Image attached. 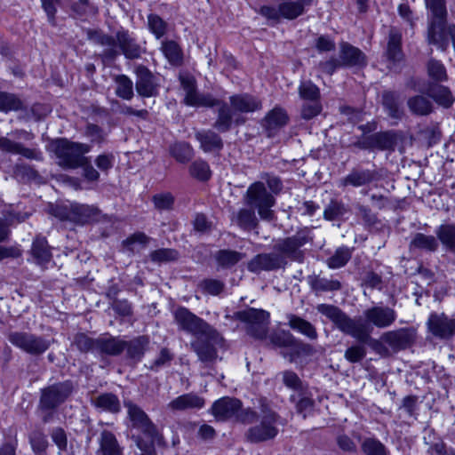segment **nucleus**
<instances>
[{
	"label": "nucleus",
	"mask_w": 455,
	"mask_h": 455,
	"mask_svg": "<svg viewBox=\"0 0 455 455\" xmlns=\"http://www.w3.org/2000/svg\"><path fill=\"white\" fill-rule=\"evenodd\" d=\"M365 324H371L379 329L391 326L396 320L395 311L387 306H374L363 311Z\"/></svg>",
	"instance_id": "nucleus-16"
},
{
	"label": "nucleus",
	"mask_w": 455,
	"mask_h": 455,
	"mask_svg": "<svg viewBox=\"0 0 455 455\" xmlns=\"http://www.w3.org/2000/svg\"><path fill=\"white\" fill-rule=\"evenodd\" d=\"M92 403L96 408L111 413H117L121 409L118 397L111 393H105L98 395L92 400Z\"/></svg>",
	"instance_id": "nucleus-36"
},
{
	"label": "nucleus",
	"mask_w": 455,
	"mask_h": 455,
	"mask_svg": "<svg viewBox=\"0 0 455 455\" xmlns=\"http://www.w3.org/2000/svg\"><path fill=\"white\" fill-rule=\"evenodd\" d=\"M350 258V250L347 247H340L327 259V265L330 268H339L345 266Z\"/></svg>",
	"instance_id": "nucleus-49"
},
{
	"label": "nucleus",
	"mask_w": 455,
	"mask_h": 455,
	"mask_svg": "<svg viewBox=\"0 0 455 455\" xmlns=\"http://www.w3.org/2000/svg\"><path fill=\"white\" fill-rule=\"evenodd\" d=\"M42 6L46 12L49 21L51 23H54L55 21V14H56V7L55 5H59L62 8H66L69 5L70 0H41Z\"/></svg>",
	"instance_id": "nucleus-55"
},
{
	"label": "nucleus",
	"mask_w": 455,
	"mask_h": 455,
	"mask_svg": "<svg viewBox=\"0 0 455 455\" xmlns=\"http://www.w3.org/2000/svg\"><path fill=\"white\" fill-rule=\"evenodd\" d=\"M213 332L216 334L214 339L212 335L199 334L190 343L192 350L204 363H213L217 360V347L221 346L223 342L222 337L215 329H213Z\"/></svg>",
	"instance_id": "nucleus-13"
},
{
	"label": "nucleus",
	"mask_w": 455,
	"mask_h": 455,
	"mask_svg": "<svg viewBox=\"0 0 455 455\" xmlns=\"http://www.w3.org/2000/svg\"><path fill=\"white\" fill-rule=\"evenodd\" d=\"M180 253L175 249L161 248L150 252L149 259L152 262L161 264L178 260Z\"/></svg>",
	"instance_id": "nucleus-42"
},
{
	"label": "nucleus",
	"mask_w": 455,
	"mask_h": 455,
	"mask_svg": "<svg viewBox=\"0 0 455 455\" xmlns=\"http://www.w3.org/2000/svg\"><path fill=\"white\" fill-rule=\"evenodd\" d=\"M308 283L311 289L318 292L335 291L341 289V283L339 280L327 279L320 275H311L308 277Z\"/></svg>",
	"instance_id": "nucleus-34"
},
{
	"label": "nucleus",
	"mask_w": 455,
	"mask_h": 455,
	"mask_svg": "<svg viewBox=\"0 0 455 455\" xmlns=\"http://www.w3.org/2000/svg\"><path fill=\"white\" fill-rule=\"evenodd\" d=\"M212 414L217 420L225 421L235 418L243 424H251L256 418V411L251 408L242 409V403L228 396L215 401L211 408Z\"/></svg>",
	"instance_id": "nucleus-5"
},
{
	"label": "nucleus",
	"mask_w": 455,
	"mask_h": 455,
	"mask_svg": "<svg viewBox=\"0 0 455 455\" xmlns=\"http://www.w3.org/2000/svg\"><path fill=\"white\" fill-rule=\"evenodd\" d=\"M49 148L54 153L57 164L64 169H76L86 164L85 154L91 150L87 144L72 142L67 139L52 140Z\"/></svg>",
	"instance_id": "nucleus-3"
},
{
	"label": "nucleus",
	"mask_w": 455,
	"mask_h": 455,
	"mask_svg": "<svg viewBox=\"0 0 455 455\" xmlns=\"http://www.w3.org/2000/svg\"><path fill=\"white\" fill-rule=\"evenodd\" d=\"M99 444V455H123V449L119 445L116 435L108 430L101 431Z\"/></svg>",
	"instance_id": "nucleus-27"
},
{
	"label": "nucleus",
	"mask_w": 455,
	"mask_h": 455,
	"mask_svg": "<svg viewBox=\"0 0 455 455\" xmlns=\"http://www.w3.org/2000/svg\"><path fill=\"white\" fill-rule=\"evenodd\" d=\"M381 340L387 344L394 351L403 350L410 347L416 339L414 328H400L384 332Z\"/></svg>",
	"instance_id": "nucleus-17"
},
{
	"label": "nucleus",
	"mask_w": 455,
	"mask_h": 455,
	"mask_svg": "<svg viewBox=\"0 0 455 455\" xmlns=\"http://www.w3.org/2000/svg\"><path fill=\"white\" fill-rule=\"evenodd\" d=\"M148 25L150 31L157 39L161 38L166 33V23L158 15H148Z\"/></svg>",
	"instance_id": "nucleus-56"
},
{
	"label": "nucleus",
	"mask_w": 455,
	"mask_h": 455,
	"mask_svg": "<svg viewBox=\"0 0 455 455\" xmlns=\"http://www.w3.org/2000/svg\"><path fill=\"white\" fill-rule=\"evenodd\" d=\"M20 110H23V103L16 95L0 92V111Z\"/></svg>",
	"instance_id": "nucleus-48"
},
{
	"label": "nucleus",
	"mask_w": 455,
	"mask_h": 455,
	"mask_svg": "<svg viewBox=\"0 0 455 455\" xmlns=\"http://www.w3.org/2000/svg\"><path fill=\"white\" fill-rule=\"evenodd\" d=\"M116 41L126 58L135 59L140 56V46L126 31H119L116 34Z\"/></svg>",
	"instance_id": "nucleus-32"
},
{
	"label": "nucleus",
	"mask_w": 455,
	"mask_h": 455,
	"mask_svg": "<svg viewBox=\"0 0 455 455\" xmlns=\"http://www.w3.org/2000/svg\"><path fill=\"white\" fill-rule=\"evenodd\" d=\"M310 240L309 229L304 228L292 236L279 240L274 248L284 259L289 258L291 260L301 262L303 260V251L300 248Z\"/></svg>",
	"instance_id": "nucleus-11"
},
{
	"label": "nucleus",
	"mask_w": 455,
	"mask_h": 455,
	"mask_svg": "<svg viewBox=\"0 0 455 455\" xmlns=\"http://www.w3.org/2000/svg\"><path fill=\"white\" fill-rule=\"evenodd\" d=\"M149 241L150 237H148L146 234L142 232H137L129 236L128 238H126L123 242V244L128 251L134 252L136 250V243L141 244L142 246H146Z\"/></svg>",
	"instance_id": "nucleus-62"
},
{
	"label": "nucleus",
	"mask_w": 455,
	"mask_h": 455,
	"mask_svg": "<svg viewBox=\"0 0 455 455\" xmlns=\"http://www.w3.org/2000/svg\"><path fill=\"white\" fill-rule=\"evenodd\" d=\"M136 90L143 97H154L157 94L159 83L148 68L144 66H138L135 68Z\"/></svg>",
	"instance_id": "nucleus-21"
},
{
	"label": "nucleus",
	"mask_w": 455,
	"mask_h": 455,
	"mask_svg": "<svg viewBox=\"0 0 455 455\" xmlns=\"http://www.w3.org/2000/svg\"><path fill=\"white\" fill-rule=\"evenodd\" d=\"M170 155L179 163L186 164L194 156V149L186 141H176L169 146Z\"/></svg>",
	"instance_id": "nucleus-35"
},
{
	"label": "nucleus",
	"mask_w": 455,
	"mask_h": 455,
	"mask_svg": "<svg viewBox=\"0 0 455 455\" xmlns=\"http://www.w3.org/2000/svg\"><path fill=\"white\" fill-rule=\"evenodd\" d=\"M435 234L443 246L455 251V223L441 225Z\"/></svg>",
	"instance_id": "nucleus-38"
},
{
	"label": "nucleus",
	"mask_w": 455,
	"mask_h": 455,
	"mask_svg": "<svg viewBox=\"0 0 455 455\" xmlns=\"http://www.w3.org/2000/svg\"><path fill=\"white\" fill-rule=\"evenodd\" d=\"M361 449L365 455H389L387 448L377 438H364Z\"/></svg>",
	"instance_id": "nucleus-40"
},
{
	"label": "nucleus",
	"mask_w": 455,
	"mask_h": 455,
	"mask_svg": "<svg viewBox=\"0 0 455 455\" xmlns=\"http://www.w3.org/2000/svg\"><path fill=\"white\" fill-rule=\"evenodd\" d=\"M312 2L313 0H280L277 6H261L259 13L275 22H279L281 19L292 20L303 15L307 6L310 5Z\"/></svg>",
	"instance_id": "nucleus-6"
},
{
	"label": "nucleus",
	"mask_w": 455,
	"mask_h": 455,
	"mask_svg": "<svg viewBox=\"0 0 455 455\" xmlns=\"http://www.w3.org/2000/svg\"><path fill=\"white\" fill-rule=\"evenodd\" d=\"M315 352V350L311 345L296 339L291 350L289 353H284L283 356L288 358L290 362H293L300 356H311Z\"/></svg>",
	"instance_id": "nucleus-46"
},
{
	"label": "nucleus",
	"mask_w": 455,
	"mask_h": 455,
	"mask_svg": "<svg viewBox=\"0 0 455 455\" xmlns=\"http://www.w3.org/2000/svg\"><path fill=\"white\" fill-rule=\"evenodd\" d=\"M438 242L433 235H427L423 233H417L413 236L410 246L427 251H435L438 248Z\"/></svg>",
	"instance_id": "nucleus-39"
},
{
	"label": "nucleus",
	"mask_w": 455,
	"mask_h": 455,
	"mask_svg": "<svg viewBox=\"0 0 455 455\" xmlns=\"http://www.w3.org/2000/svg\"><path fill=\"white\" fill-rule=\"evenodd\" d=\"M288 324L292 330L305 335L309 339L314 340L317 339L318 334L316 329L308 321L295 315H288Z\"/></svg>",
	"instance_id": "nucleus-33"
},
{
	"label": "nucleus",
	"mask_w": 455,
	"mask_h": 455,
	"mask_svg": "<svg viewBox=\"0 0 455 455\" xmlns=\"http://www.w3.org/2000/svg\"><path fill=\"white\" fill-rule=\"evenodd\" d=\"M287 264L283 256L277 253H259L253 257L247 264V268L252 273L261 271H273L284 267Z\"/></svg>",
	"instance_id": "nucleus-18"
},
{
	"label": "nucleus",
	"mask_w": 455,
	"mask_h": 455,
	"mask_svg": "<svg viewBox=\"0 0 455 455\" xmlns=\"http://www.w3.org/2000/svg\"><path fill=\"white\" fill-rule=\"evenodd\" d=\"M288 121V116H266L262 120V125L267 132V135L272 136L277 130L285 125Z\"/></svg>",
	"instance_id": "nucleus-50"
},
{
	"label": "nucleus",
	"mask_w": 455,
	"mask_h": 455,
	"mask_svg": "<svg viewBox=\"0 0 455 455\" xmlns=\"http://www.w3.org/2000/svg\"><path fill=\"white\" fill-rule=\"evenodd\" d=\"M7 339L12 345L31 355L44 354L48 350L52 341L44 336L18 331L9 332Z\"/></svg>",
	"instance_id": "nucleus-9"
},
{
	"label": "nucleus",
	"mask_w": 455,
	"mask_h": 455,
	"mask_svg": "<svg viewBox=\"0 0 455 455\" xmlns=\"http://www.w3.org/2000/svg\"><path fill=\"white\" fill-rule=\"evenodd\" d=\"M75 384L72 380H65L50 385L41 390L39 408L43 411H52L65 403L73 394Z\"/></svg>",
	"instance_id": "nucleus-8"
},
{
	"label": "nucleus",
	"mask_w": 455,
	"mask_h": 455,
	"mask_svg": "<svg viewBox=\"0 0 455 455\" xmlns=\"http://www.w3.org/2000/svg\"><path fill=\"white\" fill-rule=\"evenodd\" d=\"M236 224L243 229L251 230L258 226V220L252 209H241L235 218Z\"/></svg>",
	"instance_id": "nucleus-45"
},
{
	"label": "nucleus",
	"mask_w": 455,
	"mask_h": 455,
	"mask_svg": "<svg viewBox=\"0 0 455 455\" xmlns=\"http://www.w3.org/2000/svg\"><path fill=\"white\" fill-rule=\"evenodd\" d=\"M319 313L331 320L335 327L344 334L349 335L361 343H369L371 347L379 355H387L388 350L380 339H372L370 330L361 318H351L339 307L329 305L319 304L316 307Z\"/></svg>",
	"instance_id": "nucleus-1"
},
{
	"label": "nucleus",
	"mask_w": 455,
	"mask_h": 455,
	"mask_svg": "<svg viewBox=\"0 0 455 455\" xmlns=\"http://www.w3.org/2000/svg\"><path fill=\"white\" fill-rule=\"evenodd\" d=\"M427 72L430 77L436 81H443L447 79L446 69L442 62L430 60L427 63Z\"/></svg>",
	"instance_id": "nucleus-59"
},
{
	"label": "nucleus",
	"mask_w": 455,
	"mask_h": 455,
	"mask_svg": "<svg viewBox=\"0 0 455 455\" xmlns=\"http://www.w3.org/2000/svg\"><path fill=\"white\" fill-rule=\"evenodd\" d=\"M339 59L341 64L347 67L363 68L367 64L365 54L360 49L347 43L340 46Z\"/></svg>",
	"instance_id": "nucleus-23"
},
{
	"label": "nucleus",
	"mask_w": 455,
	"mask_h": 455,
	"mask_svg": "<svg viewBox=\"0 0 455 455\" xmlns=\"http://www.w3.org/2000/svg\"><path fill=\"white\" fill-rule=\"evenodd\" d=\"M125 348V340L119 337L109 335L97 338L96 353L110 356H117L123 353Z\"/></svg>",
	"instance_id": "nucleus-22"
},
{
	"label": "nucleus",
	"mask_w": 455,
	"mask_h": 455,
	"mask_svg": "<svg viewBox=\"0 0 455 455\" xmlns=\"http://www.w3.org/2000/svg\"><path fill=\"white\" fill-rule=\"evenodd\" d=\"M257 423L244 434V438L251 443H260L275 439L278 433V426L282 423L281 416L266 400H259V412L256 411Z\"/></svg>",
	"instance_id": "nucleus-2"
},
{
	"label": "nucleus",
	"mask_w": 455,
	"mask_h": 455,
	"mask_svg": "<svg viewBox=\"0 0 455 455\" xmlns=\"http://www.w3.org/2000/svg\"><path fill=\"white\" fill-rule=\"evenodd\" d=\"M269 339L273 345L279 347L289 348L290 351L291 350L297 339L289 331L284 330L273 332Z\"/></svg>",
	"instance_id": "nucleus-47"
},
{
	"label": "nucleus",
	"mask_w": 455,
	"mask_h": 455,
	"mask_svg": "<svg viewBox=\"0 0 455 455\" xmlns=\"http://www.w3.org/2000/svg\"><path fill=\"white\" fill-rule=\"evenodd\" d=\"M299 93L301 98L307 100H316L320 95L318 87L310 81L300 84Z\"/></svg>",
	"instance_id": "nucleus-61"
},
{
	"label": "nucleus",
	"mask_w": 455,
	"mask_h": 455,
	"mask_svg": "<svg viewBox=\"0 0 455 455\" xmlns=\"http://www.w3.org/2000/svg\"><path fill=\"white\" fill-rule=\"evenodd\" d=\"M149 346V338L147 336L136 337L129 341L125 340V348L127 358L134 363L140 362L145 355Z\"/></svg>",
	"instance_id": "nucleus-26"
},
{
	"label": "nucleus",
	"mask_w": 455,
	"mask_h": 455,
	"mask_svg": "<svg viewBox=\"0 0 455 455\" xmlns=\"http://www.w3.org/2000/svg\"><path fill=\"white\" fill-rule=\"evenodd\" d=\"M230 103L235 111L244 113L259 111L261 108L260 101L248 94L232 96Z\"/></svg>",
	"instance_id": "nucleus-31"
},
{
	"label": "nucleus",
	"mask_w": 455,
	"mask_h": 455,
	"mask_svg": "<svg viewBox=\"0 0 455 455\" xmlns=\"http://www.w3.org/2000/svg\"><path fill=\"white\" fill-rule=\"evenodd\" d=\"M161 51L171 64L180 65L181 63L182 52L174 41H164Z\"/></svg>",
	"instance_id": "nucleus-41"
},
{
	"label": "nucleus",
	"mask_w": 455,
	"mask_h": 455,
	"mask_svg": "<svg viewBox=\"0 0 455 455\" xmlns=\"http://www.w3.org/2000/svg\"><path fill=\"white\" fill-rule=\"evenodd\" d=\"M375 176V171L354 169L339 180V186H352L355 188L365 186L372 182Z\"/></svg>",
	"instance_id": "nucleus-25"
},
{
	"label": "nucleus",
	"mask_w": 455,
	"mask_h": 455,
	"mask_svg": "<svg viewBox=\"0 0 455 455\" xmlns=\"http://www.w3.org/2000/svg\"><path fill=\"white\" fill-rule=\"evenodd\" d=\"M204 399L195 393L181 395L167 404L171 411H185L190 409H201L204 406Z\"/></svg>",
	"instance_id": "nucleus-24"
},
{
	"label": "nucleus",
	"mask_w": 455,
	"mask_h": 455,
	"mask_svg": "<svg viewBox=\"0 0 455 455\" xmlns=\"http://www.w3.org/2000/svg\"><path fill=\"white\" fill-rule=\"evenodd\" d=\"M245 203L250 207L257 209L262 220L271 221L275 219V213L271 208L275 205V199L267 192L262 182H254L248 188Z\"/></svg>",
	"instance_id": "nucleus-7"
},
{
	"label": "nucleus",
	"mask_w": 455,
	"mask_h": 455,
	"mask_svg": "<svg viewBox=\"0 0 455 455\" xmlns=\"http://www.w3.org/2000/svg\"><path fill=\"white\" fill-rule=\"evenodd\" d=\"M408 105L414 114H428L431 111L428 100L422 96L410 99Z\"/></svg>",
	"instance_id": "nucleus-60"
},
{
	"label": "nucleus",
	"mask_w": 455,
	"mask_h": 455,
	"mask_svg": "<svg viewBox=\"0 0 455 455\" xmlns=\"http://www.w3.org/2000/svg\"><path fill=\"white\" fill-rule=\"evenodd\" d=\"M426 6L431 12L427 30V41L442 50L448 46L449 28L446 27L447 10L445 0H425Z\"/></svg>",
	"instance_id": "nucleus-4"
},
{
	"label": "nucleus",
	"mask_w": 455,
	"mask_h": 455,
	"mask_svg": "<svg viewBox=\"0 0 455 455\" xmlns=\"http://www.w3.org/2000/svg\"><path fill=\"white\" fill-rule=\"evenodd\" d=\"M124 407L132 426L139 429L146 437L145 440H156L158 431L156 425L151 421L147 413L132 401H124Z\"/></svg>",
	"instance_id": "nucleus-14"
},
{
	"label": "nucleus",
	"mask_w": 455,
	"mask_h": 455,
	"mask_svg": "<svg viewBox=\"0 0 455 455\" xmlns=\"http://www.w3.org/2000/svg\"><path fill=\"white\" fill-rule=\"evenodd\" d=\"M236 317L245 323V331L254 339L267 337L269 326V313L263 309L248 308L236 313Z\"/></svg>",
	"instance_id": "nucleus-10"
},
{
	"label": "nucleus",
	"mask_w": 455,
	"mask_h": 455,
	"mask_svg": "<svg viewBox=\"0 0 455 455\" xmlns=\"http://www.w3.org/2000/svg\"><path fill=\"white\" fill-rule=\"evenodd\" d=\"M30 253L35 262L44 265L52 260V253L48 242L44 237L37 236L32 243Z\"/></svg>",
	"instance_id": "nucleus-30"
},
{
	"label": "nucleus",
	"mask_w": 455,
	"mask_h": 455,
	"mask_svg": "<svg viewBox=\"0 0 455 455\" xmlns=\"http://www.w3.org/2000/svg\"><path fill=\"white\" fill-rule=\"evenodd\" d=\"M116 94L125 100H129L133 96V83L126 76H118L116 78Z\"/></svg>",
	"instance_id": "nucleus-51"
},
{
	"label": "nucleus",
	"mask_w": 455,
	"mask_h": 455,
	"mask_svg": "<svg viewBox=\"0 0 455 455\" xmlns=\"http://www.w3.org/2000/svg\"><path fill=\"white\" fill-rule=\"evenodd\" d=\"M189 173L199 180H208L211 177V170L208 164L203 160H196L189 166Z\"/></svg>",
	"instance_id": "nucleus-53"
},
{
	"label": "nucleus",
	"mask_w": 455,
	"mask_h": 455,
	"mask_svg": "<svg viewBox=\"0 0 455 455\" xmlns=\"http://www.w3.org/2000/svg\"><path fill=\"white\" fill-rule=\"evenodd\" d=\"M396 145V137L390 132H377L363 138L355 143L361 149L394 150Z\"/></svg>",
	"instance_id": "nucleus-20"
},
{
	"label": "nucleus",
	"mask_w": 455,
	"mask_h": 455,
	"mask_svg": "<svg viewBox=\"0 0 455 455\" xmlns=\"http://www.w3.org/2000/svg\"><path fill=\"white\" fill-rule=\"evenodd\" d=\"M97 339H92L84 333H78L75 336L73 345L83 352H96Z\"/></svg>",
	"instance_id": "nucleus-54"
},
{
	"label": "nucleus",
	"mask_w": 455,
	"mask_h": 455,
	"mask_svg": "<svg viewBox=\"0 0 455 455\" xmlns=\"http://www.w3.org/2000/svg\"><path fill=\"white\" fill-rule=\"evenodd\" d=\"M245 255L233 250H220L215 254L217 263L224 268H228L235 266L242 260Z\"/></svg>",
	"instance_id": "nucleus-37"
},
{
	"label": "nucleus",
	"mask_w": 455,
	"mask_h": 455,
	"mask_svg": "<svg viewBox=\"0 0 455 455\" xmlns=\"http://www.w3.org/2000/svg\"><path fill=\"white\" fill-rule=\"evenodd\" d=\"M100 214L99 210L87 204H71V221L76 224L84 225L91 220H94Z\"/></svg>",
	"instance_id": "nucleus-29"
},
{
	"label": "nucleus",
	"mask_w": 455,
	"mask_h": 455,
	"mask_svg": "<svg viewBox=\"0 0 455 455\" xmlns=\"http://www.w3.org/2000/svg\"><path fill=\"white\" fill-rule=\"evenodd\" d=\"M195 137L200 143V148L206 153L220 151L223 148L221 138L211 130L198 131Z\"/></svg>",
	"instance_id": "nucleus-28"
},
{
	"label": "nucleus",
	"mask_w": 455,
	"mask_h": 455,
	"mask_svg": "<svg viewBox=\"0 0 455 455\" xmlns=\"http://www.w3.org/2000/svg\"><path fill=\"white\" fill-rule=\"evenodd\" d=\"M152 201L157 210L168 211L172 209L174 197L171 193L166 192L155 195L152 198Z\"/></svg>",
	"instance_id": "nucleus-57"
},
{
	"label": "nucleus",
	"mask_w": 455,
	"mask_h": 455,
	"mask_svg": "<svg viewBox=\"0 0 455 455\" xmlns=\"http://www.w3.org/2000/svg\"><path fill=\"white\" fill-rule=\"evenodd\" d=\"M70 8L77 15L96 14L98 12V8L91 4L89 0H76V2L70 4Z\"/></svg>",
	"instance_id": "nucleus-64"
},
{
	"label": "nucleus",
	"mask_w": 455,
	"mask_h": 455,
	"mask_svg": "<svg viewBox=\"0 0 455 455\" xmlns=\"http://www.w3.org/2000/svg\"><path fill=\"white\" fill-rule=\"evenodd\" d=\"M28 439L31 449L36 455H47L46 450L49 447V442L43 432L34 431L29 435Z\"/></svg>",
	"instance_id": "nucleus-44"
},
{
	"label": "nucleus",
	"mask_w": 455,
	"mask_h": 455,
	"mask_svg": "<svg viewBox=\"0 0 455 455\" xmlns=\"http://www.w3.org/2000/svg\"><path fill=\"white\" fill-rule=\"evenodd\" d=\"M173 358L174 355L171 352V350L167 347H163L160 350L157 357L153 360L147 367L153 371H158L163 367L169 366Z\"/></svg>",
	"instance_id": "nucleus-52"
},
{
	"label": "nucleus",
	"mask_w": 455,
	"mask_h": 455,
	"mask_svg": "<svg viewBox=\"0 0 455 455\" xmlns=\"http://www.w3.org/2000/svg\"><path fill=\"white\" fill-rule=\"evenodd\" d=\"M427 327L435 339L450 340L455 336V315L450 317L444 313H432L427 319Z\"/></svg>",
	"instance_id": "nucleus-15"
},
{
	"label": "nucleus",
	"mask_w": 455,
	"mask_h": 455,
	"mask_svg": "<svg viewBox=\"0 0 455 455\" xmlns=\"http://www.w3.org/2000/svg\"><path fill=\"white\" fill-rule=\"evenodd\" d=\"M174 320L180 330L195 337L199 334L212 335L213 339L216 337L211 325L186 307H180L174 311Z\"/></svg>",
	"instance_id": "nucleus-12"
},
{
	"label": "nucleus",
	"mask_w": 455,
	"mask_h": 455,
	"mask_svg": "<svg viewBox=\"0 0 455 455\" xmlns=\"http://www.w3.org/2000/svg\"><path fill=\"white\" fill-rule=\"evenodd\" d=\"M180 84L185 91V102L190 106L212 107L220 105V101L212 96L199 95L196 92V80L192 76H180Z\"/></svg>",
	"instance_id": "nucleus-19"
},
{
	"label": "nucleus",
	"mask_w": 455,
	"mask_h": 455,
	"mask_svg": "<svg viewBox=\"0 0 455 455\" xmlns=\"http://www.w3.org/2000/svg\"><path fill=\"white\" fill-rule=\"evenodd\" d=\"M347 210L342 203L331 201L323 212V217L327 220H333L346 213Z\"/></svg>",
	"instance_id": "nucleus-63"
},
{
	"label": "nucleus",
	"mask_w": 455,
	"mask_h": 455,
	"mask_svg": "<svg viewBox=\"0 0 455 455\" xmlns=\"http://www.w3.org/2000/svg\"><path fill=\"white\" fill-rule=\"evenodd\" d=\"M401 33L396 29H391L389 32V40L387 44V56L394 61L399 60L401 59Z\"/></svg>",
	"instance_id": "nucleus-43"
},
{
	"label": "nucleus",
	"mask_w": 455,
	"mask_h": 455,
	"mask_svg": "<svg viewBox=\"0 0 455 455\" xmlns=\"http://www.w3.org/2000/svg\"><path fill=\"white\" fill-rule=\"evenodd\" d=\"M199 286L204 292L216 296L223 291L225 283L218 279H204Z\"/></svg>",
	"instance_id": "nucleus-58"
}]
</instances>
